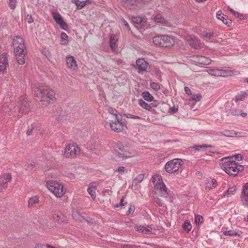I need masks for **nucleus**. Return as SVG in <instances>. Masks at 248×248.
Segmentation results:
<instances>
[{"mask_svg": "<svg viewBox=\"0 0 248 248\" xmlns=\"http://www.w3.org/2000/svg\"><path fill=\"white\" fill-rule=\"evenodd\" d=\"M39 202V197L37 196H34L33 197H31L29 199L28 201V205L29 207H32L34 204L36 203H38Z\"/></svg>", "mask_w": 248, "mask_h": 248, "instance_id": "7c9ffc66", "label": "nucleus"}, {"mask_svg": "<svg viewBox=\"0 0 248 248\" xmlns=\"http://www.w3.org/2000/svg\"><path fill=\"white\" fill-rule=\"evenodd\" d=\"M52 16L57 24L63 20L61 14L56 10L52 12Z\"/></svg>", "mask_w": 248, "mask_h": 248, "instance_id": "bb28decb", "label": "nucleus"}, {"mask_svg": "<svg viewBox=\"0 0 248 248\" xmlns=\"http://www.w3.org/2000/svg\"><path fill=\"white\" fill-rule=\"evenodd\" d=\"M184 164V161L180 158H174L168 161L164 167L166 172L169 173H173L179 170Z\"/></svg>", "mask_w": 248, "mask_h": 248, "instance_id": "20e7f679", "label": "nucleus"}, {"mask_svg": "<svg viewBox=\"0 0 248 248\" xmlns=\"http://www.w3.org/2000/svg\"><path fill=\"white\" fill-rule=\"evenodd\" d=\"M206 189H212L217 186L216 180L214 179L208 178L206 180Z\"/></svg>", "mask_w": 248, "mask_h": 248, "instance_id": "a878e982", "label": "nucleus"}, {"mask_svg": "<svg viewBox=\"0 0 248 248\" xmlns=\"http://www.w3.org/2000/svg\"><path fill=\"white\" fill-rule=\"evenodd\" d=\"M236 192V188L234 187H232L229 188L228 190L226 192L225 196H231L234 195Z\"/></svg>", "mask_w": 248, "mask_h": 248, "instance_id": "58836bf2", "label": "nucleus"}, {"mask_svg": "<svg viewBox=\"0 0 248 248\" xmlns=\"http://www.w3.org/2000/svg\"><path fill=\"white\" fill-rule=\"evenodd\" d=\"M125 168L124 167L121 166L119 167L116 170V172H120L121 174H124V172Z\"/></svg>", "mask_w": 248, "mask_h": 248, "instance_id": "774afa93", "label": "nucleus"}, {"mask_svg": "<svg viewBox=\"0 0 248 248\" xmlns=\"http://www.w3.org/2000/svg\"><path fill=\"white\" fill-rule=\"evenodd\" d=\"M139 104L143 108L148 110L151 109L150 104H148L141 99L139 100Z\"/></svg>", "mask_w": 248, "mask_h": 248, "instance_id": "473e14b6", "label": "nucleus"}, {"mask_svg": "<svg viewBox=\"0 0 248 248\" xmlns=\"http://www.w3.org/2000/svg\"><path fill=\"white\" fill-rule=\"evenodd\" d=\"M191 98L193 100H195L196 101H199L202 98V95L200 93L194 94L193 95H192Z\"/></svg>", "mask_w": 248, "mask_h": 248, "instance_id": "4d7b16f0", "label": "nucleus"}, {"mask_svg": "<svg viewBox=\"0 0 248 248\" xmlns=\"http://www.w3.org/2000/svg\"><path fill=\"white\" fill-rule=\"evenodd\" d=\"M142 96L145 100L148 102H151L154 98L153 96L149 92L146 91H144L142 93Z\"/></svg>", "mask_w": 248, "mask_h": 248, "instance_id": "c756f323", "label": "nucleus"}, {"mask_svg": "<svg viewBox=\"0 0 248 248\" xmlns=\"http://www.w3.org/2000/svg\"><path fill=\"white\" fill-rule=\"evenodd\" d=\"M115 117L116 119V120H115V121H116V122H126L125 119H123L122 115L119 113L117 115H116Z\"/></svg>", "mask_w": 248, "mask_h": 248, "instance_id": "09e8293b", "label": "nucleus"}, {"mask_svg": "<svg viewBox=\"0 0 248 248\" xmlns=\"http://www.w3.org/2000/svg\"><path fill=\"white\" fill-rule=\"evenodd\" d=\"M127 149V147L121 143H118L115 149V155L118 158L122 159L131 157L132 156L131 153Z\"/></svg>", "mask_w": 248, "mask_h": 248, "instance_id": "423d86ee", "label": "nucleus"}, {"mask_svg": "<svg viewBox=\"0 0 248 248\" xmlns=\"http://www.w3.org/2000/svg\"><path fill=\"white\" fill-rule=\"evenodd\" d=\"M91 3V0H86L85 1H82L80 2V5H79L80 9L83 8L86 5Z\"/></svg>", "mask_w": 248, "mask_h": 248, "instance_id": "052dcab7", "label": "nucleus"}, {"mask_svg": "<svg viewBox=\"0 0 248 248\" xmlns=\"http://www.w3.org/2000/svg\"><path fill=\"white\" fill-rule=\"evenodd\" d=\"M192 148L195 149L196 151H200V150H205L206 148V144H202L199 145H195L192 147Z\"/></svg>", "mask_w": 248, "mask_h": 248, "instance_id": "a18cd8bd", "label": "nucleus"}, {"mask_svg": "<svg viewBox=\"0 0 248 248\" xmlns=\"http://www.w3.org/2000/svg\"><path fill=\"white\" fill-rule=\"evenodd\" d=\"M26 170H32L35 167V163L33 161H30L26 163Z\"/></svg>", "mask_w": 248, "mask_h": 248, "instance_id": "ea45409f", "label": "nucleus"}, {"mask_svg": "<svg viewBox=\"0 0 248 248\" xmlns=\"http://www.w3.org/2000/svg\"><path fill=\"white\" fill-rule=\"evenodd\" d=\"M157 181V182H160V181H163L161 176L158 174H155L152 177V182L155 185V182Z\"/></svg>", "mask_w": 248, "mask_h": 248, "instance_id": "79ce46f5", "label": "nucleus"}, {"mask_svg": "<svg viewBox=\"0 0 248 248\" xmlns=\"http://www.w3.org/2000/svg\"><path fill=\"white\" fill-rule=\"evenodd\" d=\"M217 18L221 20L222 22L228 27H230L232 24V21L228 19V16L224 14L222 15L221 11H219L217 13Z\"/></svg>", "mask_w": 248, "mask_h": 248, "instance_id": "dca6fc26", "label": "nucleus"}, {"mask_svg": "<svg viewBox=\"0 0 248 248\" xmlns=\"http://www.w3.org/2000/svg\"><path fill=\"white\" fill-rule=\"evenodd\" d=\"M151 87L155 91H157L160 89V85L156 82H151L150 84Z\"/></svg>", "mask_w": 248, "mask_h": 248, "instance_id": "8fccbe9b", "label": "nucleus"}, {"mask_svg": "<svg viewBox=\"0 0 248 248\" xmlns=\"http://www.w3.org/2000/svg\"><path fill=\"white\" fill-rule=\"evenodd\" d=\"M189 45L196 49H199L201 48V43L199 39L195 38L194 36L190 37L188 40Z\"/></svg>", "mask_w": 248, "mask_h": 248, "instance_id": "a211bd4d", "label": "nucleus"}, {"mask_svg": "<svg viewBox=\"0 0 248 248\" xmlns=\"http://www.w3.org/2000/svg\"><path fill=\"white\" fill-rule=\"evenodd\" d=\"M243 190L242 194L243 204L246 206L248 207V183H247L243 187Z\"/></svg>", "mask_w": 248, "mask_h": 248, "instance_id": "412c9836", "label": "nucleus"}, {"mask_svg": "<svg viewBox=\"0 0 248 248\" xmlns=\"http://www.w3.org/2000/svg\"><path fill=\"white\" fill-rule=\"evenodd\" d=\"M144 174L143 173L140 174L137 177L134 178L133 183L136 185L140 183L144 179Z\"/></svg>", "mask_w": 248, "mask_h": 248, "instance_id": "4c0bfd02", "label": "nucleus"}, {"mask_svg": "<svg viewBox=\"0 0 248 248\" xmlns=\"http://www.w3.org/2000/svg\"><path fill=\"white\" fill-rule=\"evenodd\" d=\"M183 228L184 230L188 232L192 228V225L188 220H185L183 224Z\"/></svg>", "mask_w": 248, "mask_h": 248, "instance_id": "2f4dec72", "label": "nucleus"}, {"mask_svg": "<svg viewBox=\"0 0 248 248\" xmlns=\"http://www.w3.org/2000/svg\"><path fill=\"white\" fill-rule=\"evenodd\" d=\"M41 52L47 58H48L51 56L49 51L46 48H43Z\"/></svg>", "mask_w": 248, "mask_h": 248, "instance_id": "6e6d98bb", "label": "nucleus"}, {"mask_svg": "<svg viewBox=\"0 0 248 248\" xmlns=\"http://www.w3.org/2000/svg\"><path fill=\"white\" fill-rule=\"evenodd\" d=\"M247 94L248 93L246 92L243 93L241 94H239L236 96V99L237 101L242 100L247 95Z\"/></svg>", "mask_w": 248, "mask_h": 248, "instance_id": "5fc2aeb1", "label": "nucleus"}, {"mask_svg": "<svg viewBox=\"0 0 248 248\" xmlns=\"http://www.w3.org/2000/svg\"><path fill=\"white\" fill-rule=\"evenodd\" d=\"M40 125L39 124H31V126L28 127V129L27 131V135L30 136L32 134L37 133L38 131L40 130Z\"/></svg>", "mask_w": 248, "mask_h": 248, "instance_id": "4be33fe9", "label": "nucleus"}, {"mask_svg": "<svg viewBox=\"0 0 248 248\" xmlns=\"http://www.w3.org/2000/svg\"><path fill=\"white\" fill-rule=\"evenodd\" d=\"M236 135V132L233 130H225L222 131V136H224L225 137H233Z\"/></svg>", "mask_w": 248, "mask_h": 248, "instance_id": "c9c22d12", "label": "nucleus"}, {"mask_svg": "<svg viewBox=\"0 0 248 248\" xmlns=\"http://www.w3.org/2000/svg\"><path fill=\"white\" fill-rule=\"evenodd\" d=\"M35 93L37 97L41 98V101L51 103L56 99L55 92L47 85L37 88L35 90Z\"/></svg>", "mask_w": 248, "mask_h": 248, "instance_id": "f257e3e1", "label": "nucleus"}, {"mask_svg": "<svg viewBox=\"0 0 248 248\" xmlns=\"http://www.w3.org/2000/svg\"><path fill=\"white\" fill-rule=\"evenodd\" d=\"M68 35L65 32H63L61 33V38L63 41H64L63 43H62V45H67L68 43Z\"/></svg>", "mask_w": 248, "mask_h": 248, "instance_id": "de8ad7c7", "label": "nucleus"}, {"mask_svg": "<svg viewBox=\"0 0 248 248\" xmlns=\"http://www.w3.org/2000/svg\"><path fill=\"white\" fill-rule=\"evenodd\" d=\"M231 157H232V160H233V157H234V161H235V160H242L243 158V156L241 154H237V155H234Z\"/></svg>", "mask_w": 248, "mask_h": 248, "instance_id": "338daca9", "label": "nucleus"}, {"mask_svg": "<svg viewBox=\"0 0 248 248\" xmlns=\"http://www.w3.org/2000/svg\"><path fill=\"white\" fill-rule=\"evenodd\" d=\"M66 63L69 68L73 69L77 68V62L73 56L66 57Z\"/></svg>", "mask_w": 248, "mask_h": 248, "instance_id": "5701e85b", "label": "nucleus"}, {"mask_svg": "<svg viewBox=\"0 0 248 248\" xmlns=\"http://www.w3.org/2000/svg\"><path fill=\"white\" fill-rule=\"evenodd\" d=\"M108 111L109 113L112 114L114 116L118 113V111L116 109L111 107L108 108Z\"/></svg>", "mask_w": 248, "mask_h": 248, "instance_id": "13d9d810", "label": "nucleus"}, {"mask_svg": "<svg viewBox=\"0 0 248 248\" xmlns=\"http://www.w3.org/2000/svg\"><path fill=\"white\" fill-rule=\"evenodd\" d=\"M59 25L60 26V28L64 30L67 31L68 29V25L63 20L61 22H60L59 23H58Z\"/></svg>", "mask_w": 248, "mask_h": 248, "instance_id": "49530a36", "label": "nucleus"}, {"mask_svg": "<svg viewBox=\"0 0 248 248\" xmlns=\"http://www.w3.org/2000/svg\"><path fill=\"white\" fill-rule=\"evenodd\" d=\"M126 124V122L119 123L112 120L110 123V127L113 131L116 132H120L124 130V128H127Z\"/></svg>", "mask_w": 248, "mask_h": 248, "instance_id": "f8f14e48", "label": "nucleus"}, {"mask_svg": "<svg viewBox=\"0 0 248 248\" xmlns=\"http://www.w3.org/2000/svg\"><path fill=\"white\" fill-rule=\"evenodd\" d=\"M14 50L26 49L23 38L20 36H16L13 40Z\"/></svg>", "mask_w": 248, "mask_h": 248, "instance_id": "ddd939ff", "label": "nucleus"}, {"mask_svg": "<svg viewBox=\"0 0 248 248\" xmlns=\"http://www.w3.org/2000/svg\"><path fill=\"white\" fill-rule=\"evenodd\" d=\"M178 107L174 105L172 107L170 108L169 112L170 114H174L178 111Z\"/></svg>", "mask_w": 248, "mask_h": 248, "instance_id": "bf43d9fd", "label": "nucleus"}, {"mask_svg": "<svg viewBox=\"0 0 248 248\" xmlns=\"http://www.w3.org/2000/svg\"><path fill=\"white\" fill-rule=\"evenodd\" d=\"M14 53L17 62L21 65L24 64L27 55L26 49L14 50Z\"/></svg>", "mask_w": 248, "mask_h": 248, "instance_id": "9d476101", "label": "nucleus"}, {"mask_svg": "<svg viewBox=\"0 0 248 248\" xmlns=\"http://www.w3.org/2000/svg\"><path fill=\"white\" fill-rule=\"evenodd\" d=\"M2 58H3L2 60H1L0 61V63H1L2 64L4 65L6 67L8 65V63L7 62V58L5 56V54L3 53L2 55Z\"/></svg>", "mask_w": 248, "mask_h": 248, "instance_id": "864d4df0", "label": "nucleus"}, {"mask_svg": "<svg viewBox=\"0 0 248 248\" xmlns=\"http://www.w3.org/2000/svg\"><path fill=\"white\" fill-rule=\"evenodd\" d=\"M154 202L157 204L159 206L162 207L163 206V203L162 200L158 197H154Z\"/></svg>", "mask_w": 248, "mask_h": 248, "instance_id": "3c124183", "label": "nucleus"}, {"mask_svg": "<svg viewBox=\"0 0 248 248\" xmlns=\"http://www.w3.org/2000/svg\"><path fill=\"white\" fill-rule=\"evenodd\" d=\"M95 187H89L87 189L88 193L90 195L92 198L94 200L96 198L95 196Z\"/></svg>", "mask_w": 248, "mask_h": 248, "instance_id": "e433bc0d", "label": "nucleus"}, {"mask_svg": "<svg viewBox=\"0 0 248 248\" xmlns=\"http://www.w3.org/2000/svg\"><path fill=\"white\" fill-rule=\"evenodd\" d=\"M124 115H125V116L127 118H132V119H140V117L138 116L134 115H132V114H131L129 113L124 114Z\"/></svg>", "mask_w": 248, "mask_h": 248, "instance_id": "680f3d73", "label": "nucleus"}, {"mask_svg": "<svg viewBox=\"0 0 248 248\" xmlns=\"http://www.w3.org/2000/svg\"><path fill=\"white\" fill-rule=\"evenodd\" d=\"M194 221L196 225L200 226L203 223V218L202 216L195 215Z\"/></svg>", "mask_w": 248, "mask_h": 248, "instance_id": "72a5a7b5", "label": "nucleus"}, {"mask_svg": "<svg viewBox=\"0 0 248 248\" xmlns=\"http://www.w3.org/2000/svg\"><path fill=\"white\" fill-rule=\"evenodd\" d=\"M153 19L157 23L161 24L163 26L167 25V20L160 14H157L153 16Z\"/></svg>", "mask_w": 248, "mask_h": 248, "instance_id": "6ab92c4d", "label": "nucleus"}, {"mask_svg": "<svg viewBox=\"0 0 248 248\" xmlns=\"http://www.w3.org/2000/svg\"><path fill=\"white\" fill-rule=\"evenodd\" d=\"M154 44L160 47H171L174 46L175 39L167 35L155 36L153 38Z\"/></svg>", "mask_w": 248, "mask_h": 248, "instance_id": "7ed1b4c3", "label": "nucleus"}, {"mask_svg": "<svg viewBox=\"0 0 248 248\" xmlns=\"http://www.w3.org/2000/svg\"><path fill=\"white\" fill-rule=\"evenodd\" d=\"M25 19L27 21L29 24H31L33 22V19L31 15L28 14L26 17Z\"/></svg>", "mask_w": 248, "mask_h": 248, "instance_id": "0e129e2a", "label": "nucleus"}, {"mask_svg": "<svg viewBox=\"0 0 248 248\" xmlns=\"http://www.w3.org/2000/svg\"><path fill=\"white\" fill-rule=\"evenodd\" d=\"M132 20L135 27L137 28H141L144 23V19L140 17H133Z\"/></svg>", "mask_w": 248, "mask_h": 248, "instance_id": "b1692460", "label": "nucleus"}, {"mask_svg": "<svg viewBox=\"0 0 248 248\" xmlns=\"http://www.w3.org/2000/svg\"><path fill=\"white\" fill-rule=\"evenodd\" d=\"M135 229L136 231L139 232H142L147 234H149L152 233V228L148 226H136L135 227Z\"/></svg>", "mask_w": 248, "mask_h": 248, "instance_id": "aec40b11", "label": "nucleus"}, {"mask_svg": "<svg viewBox=\"0 0 248 248\" xmlns=\"http://www.w3.org/2000/svg\"><path fill=\"white\" fill-rule=\"evenodd\" d=\"M46 186L57 197H61L64 194L63 186L56 181H48Z\"/></svg>", "mask_w": 248, "mask_h": 248, "instance_id": "39448f33", "label": "nucleus"}, {"mask_svg": "<svg viewBox=\"0 0 248 248\" xmlns=\"http://www.w3.org/2000/svg\"><path fill=\"white\" fill-rule=\"evenodd\" d=\"M208 73L214 76H231L232 75V71L231 70H219V69H209L208 70Z\"/></svg>", "mask_w": 248, "mask_h": 248, "instance_id": "9b49d317", "label": "nucleus"}, {"mask_svg": "<svg viewBox=\"0 0 248 248\" xmlns=\"http://www.w3.org/2000/svg\"><path fill=\"white\" fill-rule=\"evenodd\" d=\"M135 208L134 205H130L128 208V210L126 212V215H129V214H133L135 211Z\"/></svg>", "mask_w": 248, "mask_h": 248, "instance_id": "69168bd1", "label": "nucleus"}, {"mask_svg": "<svg viewBox=\"0 0 248 248\" xmlns=\"http://www.w3.org/2000/svg\"><path fill=\"white\" fill-rule=\"evenodd\" d=\"M16 0H9V5L11 9H15L16 7Z\"/></svg>", "mask_w": 248, "mask_h": 248, "instance_id": "603ef678", "label": "nucleus"}, {"mask_svg": "<svg viewBox=\"0 0 248 248\" xmlns=\"http://www.w3.org/2000/svg\"><path fill=\"white\" fill-rule=\"evenodd\" d=\"M124 2L127 5H130V9H135L136 6L139 5V0H123Z\"/></svg>", "mask_w": 248, "mask_h": 248, "instance_id": "cd10ccee", "label": "nucleus"}, {"mask_svg": "<svg viewBox=\"0 0 248 248\" xmlns=\"http://www.w3.org/2000/svg\"><path fill=\"white\" fill-rule=\"evenodd\" d=\"M232 157H228L222 159L223 161L222 166V170H224L226 173L232 177H235L238 173L237 170V163L233 160H232Z\"/></svg>", "mask_w": 248, "mask_h": 248, "instance_id": "f03ea898", "label": "nucleus"}, {"mask_svg": "<svg viewBox=\"0 0 248 248\" xmlns=\"http://www.w3.org/2000/svg\"><path fill=\"white\" fill-rule=\"evenodd\" d=\"M155 187L156 189L159 190L161 196L167 197L168 195L167 188L163 181L156 182L155 185Z\"/></svg>", "mask_w": 248, "mask_h": 248, "instance_id": "4468645a", "label": "nucleus"}, {"mask_svg": "<svg viewBox=\"0 0 248 248\" xmlns=\"http://www.w3.org/2000/svg\"><path fill=\"white\" fill-rule=\"evenodd\" d=\"M18 109L20 113H28L31 110V102L26 96H21L18 101Z\"/></svg>", "mask_w": 248, "mask_h": 248, "instance_id": "0eeeda50", "label": "nucleus"}, {"mask_svg": "<svg viewBox=\"0 0 248 248\" xmlns=\"http://www.w3.org/2000/svg\"><path fill=\"white\" fill-rule=\"evenodd\" d=\"M12 176L10 173H4L0 176V188L7 187V183L11 180Z\"/></svg>", "mask_w": 248, "mask_h": 248, "instance_id": "2eb2a0df", "label": "nucleus"}, {"mask_svg": "<svg viewBox=\"0 0 248 248\" xmlns=\"http://www.w3.org/2000/svg\"><path fill=\"white\" fill-rule=\"evenodd\" d=\"M118 41L117 37L115 35H111L110 37L109 44L111 49L115 51L117 47V42Z\"/></svg>", "mask_w": 248, "mask_h": 248, "instance_id": "393cba45", "label": "nucleus"}, {"mask_svg": "<svg viewBox=\"0 0 248 248\" xmlns=\"http://www.w3.org/2000/svg\"><path fill=\"white\" fill-rule=\"evenodd\" d=\"M65 117V112L62 110L61 108H59L56 111L54 112V115L53 118L58 121V123H60L62 121Z\"/></svg>", "mask_w": 248, "mask_h": 248, "instance_id": "f3484780", "label": "nucleus"}, {"mask_svg": "<svg viewBox=\"0 0 248 248\" xmlns=\"http://www.w3.org/2000/svg\"><path fill=\"white\" fill-rule=\"evenodd\" d=\"M200 58V64L203 65H208L210 64L211 60L209 58L203 56H202Z\"/></svg>", "mask_w": 248, "mask_h": 248, "instance_id": "f704fd0d", "label": "nucleus"}, {"mask_svg": "<svg viewBox=\"0 0 248 248\" xmlns=\"http://www.w3.org/2000/svg\"><path fill=\"white\" fill-rule=\"evenodd\" d=\"M223 234L225 235H229L232 236H235L238 235L237 232L233 230L224 231L223 232Z\"/></svg>", "mask_w": 248, "mask_h": 248, "instance_id": "37998d69", "label": "nucleus"}, {"mask_svg": "<svg viewBox=\"0 0 248 248\" xmlns=\"http://www.w3.org/2000/svg\"><path fill=\"white\" fill-rule=\"evenodd\" d=\"M80 153V149L76 144H69L65 149L64 155L66 157L75 158Z\"/></svg>", "mask_w": 248, "mask_h": 248, "instance_id": "6e6552de", "label": "nucleus"}, {"mask_svg": "<svg viewBox=\"0 0 248 248\" xmlns=\"http://www.w3.org/2000/svg\"><path fill=\"white\" fill-rule=\"evenodd\" d=\"M135 67L139 73L141 72H148L150 70L149 63L142 58L139 59L136 61Z\"/></svg>", "mask_w": 248, "mask_h": 248, "instance_id": "1a4fd4ad", "label": "nucleus"}, {"mask_svg": "<svg viewBox=\"0 0 248 248\" xmlns=\"http://www.w3.org/2000/svg\"><path fill=\"white\" fill-rule=\"evenodd\" d=\"M152 101L153 102L150 104L151 107L152 108L157 107L160 104V102L158 100H154L153 99Z\"/></svg>", "mask_w": 248, "mask_h": 248, "instance_id": "e2e57ef3", "label": "nucleus"}, {"mask_svg": "<svg viewBox=\"0 0 248 248\" xmlns=\"http://www.w3.org/2000/svg\"><path fill=\"white\" fill-rule=\"evenodd\" d=\"M202 56H199V55H193L190 57V60L195 63H199L200 64V57H201Z\"/></svg>", "mask_w": 248, "mask_h": 248, "instance_id": "a19ab883", "label": "nucleus"}, {"mask_svg": "<svg viewBox=\"0 0 248 248\" xmlns=\"http://www.w3.org/2000/svg\"><path fill=\"white\" fill-rule=\"evenodd\" d=\"M53 217L55 222L58 224H61L64 221V216L61 213L54 215Z\"/></svg>", "mask_w": 248, "mask_h": 248, "instance_id": "c85d7f7f", "label": "nucleus"}, {"mask_svg": "<svg viewBox=\"0 0 248 248\" xmlns=\"http://www.w3.org/2000/svg\"><path fill=\"white\" fill-rule=\"evenodd\" d=\"M205 39L207 40L211 39L213 37L215 36L214 32H203Z\"/></svg>", "mask_w": 248, "mask_h": 248, "instance_id": "c03bdc74", "label": "nucleus"}]
</instances>
